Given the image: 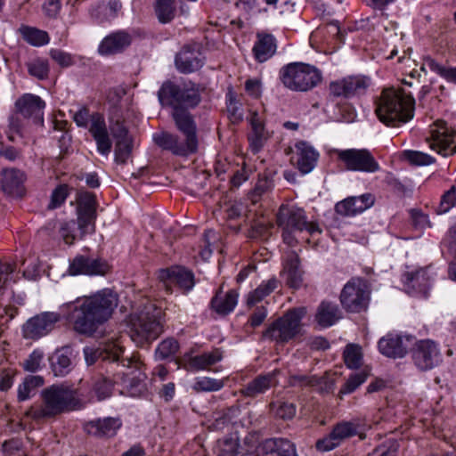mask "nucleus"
<instances>
[{"mask_svg": "<svg viewBox=\"0 0 456 456\" xmlns=\"http://www.w3.org/2000/svg\"><path fill=\"white\" fill-rule=\"evenodd\" d=\"M238 303V293L232 289L222 295L218 292L211 301L212 308L220 314L231 313Z\"/></svg>", "mask_w": 456, "mask_h": 456, "instance_id": "nucleus-39", "label": "nucleus"}, {"mask_svg": "<svg viewBox=\"0 0 456 456\" xmlns=\"http://www.w3.org/2000/svg\"><path fill=\"white\" fill-rule=\"evenodd\" d=\"M43 353L39 350H34L28 357L23 362L22 367L26 371L36 372L41 368Z\"/></svg>", "mask_w": 456, "mask_h": 456, "instance_id": "nucleus-58", "label": "nucleus"}, {"mask_svg": "<svg viewBox=\"0 0 456 456\" xmlns=\"http://www.w3.org/2000/svg\"><path fill=\"white\" fill-rule=\"evenodd\" d=\"M74 221L63 222L60 226V235L67 245H72L77 239Z\"/></svg>", "mask_w": 456, "mask_h": 456, "instance_id": "nucleus-61", "label": "nucleus"}, {"mask_svg": "<svg viewBox=\"0 0 456 456\" xmlns=\"http://www.w3.org/2000/svg\"><path fill=\"white\" fill-rule=\"evenodd\" d=\"M20 114L16 110L10 118L7 131V137L10 141L14 142L17 135L22 136L23 121Z\"/></svg>", "mask_w": 456, "mask_h": 456, "instance_id": "nucleus-55", "label": "nucleus"}, {"mask_svg": "<svg viewBox=\"0 0 456 456\" xmlns=\"http://www.w3.org/2000/svg\"><path fill=\"white\" fill-rule=\"evenodd\" d=\"M68 190L66 185L58 186L52 193L49 208H59L66 200Z\"/></svg>", "mask_w": 456, "mask_h": 456, "instance_id": "nucleus-62", "label": "nucleus"}, {"mask_svg": "<svg viewBox=\"0 0 456 456\" xmlns=\"http://www.w3.org/2000/svg\"><path fill=\"white\" fill-rule=\"evenodd\" d=\"M276 380L274 371L265 375H259L248 382L243 388H241L240 393L245 397L253 398L265 393L268 389L274 386Z\"/></svg>", "mask_w": 456, "mask_h": 456, "instance_id": "nucleus-35", "label": "nucleus"}, {"mask_svg": "<svg viewBox=\"0 0 456 456\" xmlns=\"http://www.w3.org/2000/svg\"><path fill=\"white\" fill-rule=\"evenodd\" d=\"M337 160L349 171L375 173L380 167L372 153L367 149L333 150Z\"/></svg>", "mask_w": 456, "mask_h": 456, "instance_id": "nucleus-11", "label": "nucleus"}, {"mask_svg": "<svg viewBox=\"0 0 456 456\" xmlns=\"http://www.w3.org/2000/svg\"><path fill=\"white\" fill-rule=\"evenodd\" d=\"M77 225L82 239L88 233L94 232V222L96 219V201L94 194L90 192H80L77 198Z\"/></svg>", "mask_w": 456, "mask_h": 456, "instance_id": "nucleus-15", "label": "nucleus"}, {"mask_svg": "<svg viewBox=\"0 0 456 456\" xmlns=\"http://www.w3.org/2000/svg\"><path fill=\"white\" fill-rule=\"evenodd\" d=\"M1 175V188L4 193L12 197H21L24 194L26 175L22 171L6 168L2 171Z\"/></svg>", "mask_w": 456, "mask_h": 456, "instance_id": "nucleus-26", "label": "nucleus"}, {"mask_svg": "<svg viewBox=\"0 0 456 456\" xmlns=\"http://www.w3.org/2000/svg\"><path fill=\"white\" fill-rule=\"evenodd\" d=\"M19 32L27 43L34 46L45 45L48 44L50 40L47 32L34 27L22 25L19 28Z\"/></svg>", "mask_w": 456, "mask_h": 456, "instance_id": "nucleus-41", "label": "nucleus"}, {"mask_svg": "<svg viewBox=\"0 0 456 456\" xmlns=\"http://www.w3.org/2000/svg\"><path fill=\"white\" fill-rule=\"evenodd\" d=\"M430 148L447 157L456 153V132L450 130L446 124L439 121L430 130Z\"/></svg>", "mask_w": 456, "mask_h": 456, "instance_id": "nucleus-18", "label": "nucleus"}, {"mask_svg": "<svg viewBox=\"0 0 456 456\" xmlns=\"http://www.w3.org/2000/svg\"><path fill=\"white\" fill-rule=\"evenodd\" d=\"M456 204V185H452L441 197L438 206V213L444 214L448 212Z\"/></svg>", "mask_w": 456, "mask_h": 456, "instance_id": "nucleus-56", "label": "nucleus"}, {"mask_svg": "<svg viewBox=\"0 0 456 456\" xmlns=\"http://www.w3.org/2000/svg\"><path fill=\"white\" fill-rule=\"evenodd\" d=\"M172 118L176 128L184 137L199 141L197 135V125L193 116L183 108H175L172 112Z\"/></svg>", "mask_w": 456, "mask_h": 456, "instance_id": "nucleus-33", "label": "nucleus"}, {"mask_svg": "<svg viewBox=\"0 0 456 456\" xmlns=\"http://www.w3.org/2000/svg\"><path fill=\"white\" fill-rule=\"evenodd\" d=\"M203 66V60L198 51L183 47L175 57V67L184 74L192 73Z\"/></svg>", "mask_w": 456, "mask_h": 456, "instance_id": "nucleus-31", "label": "nucleus"}, {"mask_svg": "<svg viewBox=\"0 0 456 456\" xmlns=\"http://www.w3.org/2000/svg\"><path fill=\"white\" fill-rule=\"evenodd\" d=\"M303 273L297 254L295 251L289 252L281 273L286 284L292 289L300 288L303 284Z\"/></svg>", "mask_w": 456, "mask_h": 456, "instance_id": "nucleus-28", "label": "nucleus"}, {"mask_svg": "<svg viewBox=\"0 0 456 456\" xmlns=\"http://www.w3.org/2000/svg\"><path fill=\"white\" fill-rule=\"evenodd\" d=\"M158 98L162 106L193 108L200 102V86L191 81L180 85L166 81L158 92Z\"/></svg>", "mask_w": 456, "mask_h": 456, "instance_id": "nucleus-9", "label": "nucleus"}, {"mask_svg": "<svg viewBox=\"0 0 456 456\" xmlns=\"http://www.w3.org/2000/svg\"><path fill=\"white\" fill-rule=\"evenodd\" d=\"M121 426L122 421L119 418L106 417L87 422L84 429L90 436L109 438L116 436Z\"/></svg>", "mask_w": 456, "mask_h": 456, "instance_id": "nucleus-24", "label": "nucleus"}, {"mask_svg": "<svg viewBox=\"0 0 456 456\" xmlns=\"http://www.w3.org/2000/svg\"><path fill=\"white\" fill-rule=\"evenodd\" d=\"M27 67L28 73L37 79L43 80L48 77L49 63L45 59L36 58L28 62Z\"/></svg>", "mask_w": 456, "mask_h": 456, "instance_id": "nucleus-48", "label": "nucleus"}, {"mask_svg": "<svg viewBox=\"0 0 456 456\" xmlns=\"http://www.w3.org/2000/svg\"><path fill=\"white\" fill-rule=\"evenodd\" d=\"M222 209L227 219L233 220L242 215V213L245 211V207L240 201L230 200L224 204Z\"/></svg>", "mask_w": 456, "mask_h": 456, "instance_id": "nucleus-57", "label": "nucleus"}, {"mask_svg": "<svg viewBox=\"0 0 456 456\" xmlns=\"http://www.w3.org/2000/svg\"><path fill=\"white\" fill-rule=\"evenodd\" d=\"M321 380L316 376L294 375L291 377L290 383L293 386L300 387H315L320 384Z\"/></svg>", "mask_w": 456, "mask_h": 456, "instance_id": "nucleus-63", "label": "nucleus"}, {"mask_svg": "<svg viewBox=\"0 0 456 456\" xmlns=\"http://www.w3.org/2000/svg\"><path fill=\"white\" fill-rule=\"evenodd\" d=\"M240 410L239 406H232L224 410L212 423L214 430H223L233 419L239 416Z\"/></svg>", "mask_w": 456, "mask_h": 456, "instance_id": "nucleus-51", "label": "nucleus"}, {"mask_svg": "<svg viewBox=\"0 0 456 456\" xmlns=\"http://www.w3.org/2000/svg\"><path fill=\"white\" fill-rule=\"evenodd\" d=\"M49 54L51 58L62 68L70 67L75 63L74 57L62 50L52 49Z\"/></svg>", "mask_w": 456, "mask_h": 456, "instance_id": "nucleus-60", "label": "nucleus"}, {"mask_svg": "<svg viewBox=\"0 0 456 456\" xmlns=\"http://www.w3.org/2000/svg\"><path fill=\"white\" fill-rule=\"evenodd\" d=\"M370 374V370L366 367L361 371L351 375L344 386L340 389L341 394H351L357 387H359L363 382H365L367 377Z\"/></svg>", "mask_w": 456, "mask_h": 456, "instance_id": "nucleus-50", "label": "nucleus"}, {"mask_svg": "<svg viewBox=\"0 0 456 456\" xmlns=\"http://www.w3.org/2000/svg\"><path fill=\"white\" fill-rule=\"evenodd\" d=\"M307 314L305 306L289 309L281 317L272 322L264 331L263 337L276 344L284 345L301 335L302 320Z\"/></svg>", "mask_w": 456, "mask_h": 456, "instance_id": "nucleus-7", "label": "nucleus"}, {"mask_svg": "<svg viewBox=\"0 0 456 456\" xmlns=\"http://www.w3.org/2000/svg\"><path fill=\"white\" fill-rule=\"evenodd\" d=\"M160 285L167 293L173 291V285L188 291L194 286L193 273L181 266L162 269L159 272Z\"/></svg>", "mask_w": 456, "mask_h": 456, "instance_id": "nucleus-19", "label": "nucleus"}, {"mask_svg": "<svg viewBox=\"0 0 456 456\" xmlns=\"http://www.w3.org/2000/svg\"><path fill=\"white\" fill-rule=\"evenodd\" d=\"M131 44V37L124 31L114 32L102 39L98 52L102 55H110L122 52Z\"/></svg>", "mask_w": 456, "mask_h": 456, "instance_id": "nucleus-30", "label": "nucleus"}, {"mask_svg": "<svg viewBox=\"0 0 456 456\" xmlns=\"http://www.w3.org/2000/svg\"><path fill=\"white\" fill-rule=\"evenodd\" d=\"M403 158L412 165L416 166H428L434 162V159L421 151H404Z\"/></svg>", "mask_w": 456, "mask_h": 456, "instance_id": "nucleus-54", "label": "nucleus"}, {"mask_svg": "<svg viewBox=\"0 0 456 456\" xmlns=\"http://www.w3.org/2000/svg\"><path fill=\"white\" fill-rule=\"evenodd\" d=\"M55 376H64L70 370L71 360L64 352L57 351L51 358Z\"/></svg>", "mask_w": 456, "mask_h": 456, "instance_id": "nucleus-45", "label": "nucleus"}, {"mask_svg": "<svg viewBox=\"0 0 456 456\" xmlns=\"http://www.w3.org/2000/svg\"><path fill=\"white\" fill-rule=\"evenodd\" d=\"M154 142L163 150L171 151L174 155L187 157L194 154L199 149V141L188 137L180 138L177 134L160 132L153 134Z\"/></svg>", "mask_w": 456, "mask_h": 456, "instance_id": "nucleus-13", "label": "nucleus"}, {"mask_svg": "<svg viewBox=\"0 0 456 456\" xmlns=\"http://www.w3.org/2000/svg\"><path fill=\"white\" fill-rule=\"evenodd\" d=\"M415 100L402 88H386L376 101L375 113L387 126L397 127L414 116Z\"/></svg>", "mask_w": 456, "mask_h": 456, "instance_id": "nucleus-3", "label": "nucleus"}, {"mask_svg": "<svg viewBox=\"0 0 456 456\" xmlns=\"http://www.w3.org/2000/svg\"><path fill=\"white\" fill-rule=\"evenodd\" d=\"M256 452L258 456H297L294 445L286 439H266Z\"/></svg>", "mask_w": 456, "mask_h": 456, "instance_id": "nucleus-29", "label": "nucleus"}, {"mask_svg": "<svg viewBox=\"0 0 456 456\" xmlns=\"http://www.w3.org/2000/svg\"><path fill=\"white\" fill-rule=\"evenodd\" d=\"M110 129L116 141L130 138L128 130L122 120L110 121Z\"/></svg>", "mask_w": 456, "mask_h": 456, "instance_id": "nucleus-64", "label": "nucleus"}, {"mask_svg": "<svg viewBox=\"0 0 456 456\" xmlns=\"http://www.w3.org/2000/svg\"><path fill=\"white\" fill-rule=\"evenodd\" d=\"M307 314L305 306L289 309L281 317L272 322L264 331L263 337L276 344L284 345L301 335L302 320Z\"/></svg>", "mask_w": 456, "mask_h": 456, "instance_id": "nucleus-6", "label": "nucleus"}, {"mask_svg": "<svg viewBox=\"0 0 456 456\" xmlns=\"http://www.w3.org/2000/svg\"><path fill=\"white\" fill-rule=\"evenodd\" d=\"M73 120L77 126L88 128L100 154L107 157L110 153L112 142L104 117L101 113L94 112L91 114L87 108L82 107L74 112Z\"/></svg>", "mask_w": 456, "mask_h": 456, "instance_id": "nucleus-10", "label": "nucleus"}, {"mask_svg": "<svg viewBox=\"0 0 456 456\" xmlns=\"http://www.w3.org/2000/svg\"><path fill=\"white\" fill-rule=\"evenodd\" d=\"M411 358L419 370H429L441 362V352L435 341L421 339L415 343Z\"/></svg>", "mask_w": 456, "mask_h": 456, "instance_id": "nucleus-16", "label": "nucleus"}, {"mask_svg": "<svg viewBox=\"0 0 456 456\" xmlns=\"http://www.w3.org/2000/svg\"><path fill=\"white\" fill-rule=\"evenodd\" d=\"M109 269L108 263L103 259L77 256L69 264V273L71 275H104Z\"/></svg>", "mask_w": 456, "mask_h": 456, "instance_id": "nucleus-21", "label": "nucleus"}, {"mask_svg": "<svg viewBox=\"0 0 456 456\" xmlns=\"http://www.w3.org/2000/svg\"><path fill=\"white\" fill-rule=\"evenodd\" d=\"M113 382L118 383V378L114 377L113 381L103 378L94 383L93 391L95 394L97 400L102 401L110 395Z\"/></svg>", "mask_w": 456, "mask_h": 456, "instance_id": "nucleus-52", "label": "nucleus"}, {"mask_svg": "<svg viewBox=\"0 0 456 456\" xmlns=\"http://www.w3.org/2000/svg\"><path fill=\"white\" fill-rule=\"evenodd\" d=\"M322 72L313 65L292 62L280 70V79L288 89L295 92H307L322 81Z\"/></svg>", "mask_w": 456, "mask_h": 456, "instance_id": "nucleus-8", "label": "nucleus"}, {"mask_svg": "<svg viewBox=\"0 0 456 456\" xmlns=\"http://www.w3.org/2000/svg\"><path fill=\"white\" fill-rule=\"evenodd\" d=\"M278 280L275 278L263 281L254 291L248 294L247 298L248 305H254L270 295L277 287Z\"/></svg>", "mask_w": 456, "mask_h": 456, "instance_id": "nucleus-42", "label": "nucleus"}, {"mask_svg": "<svg viewBox=\"0 0 456 456\" xmlns=\"http://www.w3.org/2000/svg\"><path fill=\"white\" fill-rule=\"evenodd\" d=\"M277 224L282 230L284 243L289 247H295L302 240L309 243V238L305 237V233L314 236L322 232L317 224L307 221L304 209L295 205H282L280 208Z\"/></svg>", "mask_w": 456, "mask_h": 456, "instance_id": "nucleus-4", "label": "nucleus"}, {"mask_svg": "<svg viewBox=\"0 0 456 456\" xmlns=\"http://www.w3.org/2000/svg\"><path fill=\"white\" fill-rule=\"evenodd\" d=\"M224 381L209 377L198 378L193 385L194 390L197 392H214L222 389Z\"/></svg>", "mask_w": 456, "mask_h": 456, "instance_id": "nucleus-49", "label": "nucleus"}, {"mask_svg": "<svg viewBox=\"0 0 456 456\" xmlns=\"http://www.w3.org/2000/svg\"><path fill=\"white\" fill-rule=\"evenodd\" d=\"M365 429L366 425L364 420L361 419H354L351 421H342L338 423L333 428L332 432L340 444L345 439L354 436H359L361 439H363V432Z\"/></svg>", "mask_w": 456, "mask_h": 456, "instance_id": "nucleus-34", "label": "nucleus"}, {"mask_svg": "<svg viewBox=\"0 0 456 456\" xmlns=\"http://www.w3.org/2000/svg\"><path fill=\"white\" fill-rule=\"evenodd\" d=\"M119 362L122 367L129 370L127 372H124L120 379L124 389H126L127 394L131 396L141 395L145 389L144 375L140 370L142 362L135 356L122 357Z\"/></svg>", "mask_w": 456, "mask_h": 456, "instance_id": "nucleus-17", "label": "nucleus"}, {"mask_svg": "<svg viewBox=\"0 0 456 456\" xmlns=\"http://www.w3.org/2000/svg\"><path fill=\"white\" fill-rule=\"evenodd\" d=\"M132 152V141L130 138L116 141L115 160L117 163L125 164Z\"/></svg>", "mask_w": 456, "mask_h": 456, "instance_id": "nucleus-53", "label": "nucleus"}, {"mask_svg": "<svg viewBox=\"0 0 456 456\" xmlns=\"http://www.w3.org/2000/svg\"><path fill=\"white\" fill-rule=\"evenodd\" d=\"M411 338L410 336L388 333L379 339L378 343L379 350L387 357L403 358L408 352Z\"/></svg>", "mask_w": 456, "mask_h": 456, "instance_id": "nucleus-22", "label": "nucleus"}, {"mask_svg": "<svg viewBox=\"0 0 456 456\" xmlns=\"http://www.w3.org/2000/svg\"><path fill=\"white\" fill-rule=\"evenodd\" d=\"M370 84V77L354 75L330 83L329 91L334 97L351 98L363 94Z\"/></svg>", "mask_w": 456, "mask_h": 456, "instance_id": "nucleus-14", "label": "nucleus"}, {"mask_svg": "<svg viewBox=\"0 0 456 456\" xmlns=\"http://www.w3.org/2000/svg\"><path fill=\"white\" fill-rule=\"evenodd\" d=\"M339 319L340 311L336 304L322 301L317 307L315 321L322 328L330 327Z\"/></svg>", "mask_w": 456, "mask_h": 456, "instance_id": "nucleus-37", "label": "nucleus"}, {"mask_svg": "<svg viewBox=\"0 0 456 456\" xmlns=\"http://www.w3.org/2000/svg\"><path fill=\"white\" fill-rule=\"evenodd\" d=\"M174 0H155V13L159 22L169 23L175 14Z\"/></svg>", "mask_w": 456, "mask_h": 456, "instance_id": "nucleus-44", "label": "nucleus"}, {"mask_svg": "<svg viewBox=\"0 0 456 456\" xmlns=\"http://www.w3.org/2000/svg\"><path fill=\"white\" fill-rule=\"evenodd\" d=\"M277 40L270 33L258 31L252 48V53L257 62L263 63L271 59L276 53Z\"/></svg>", "mask_w": 456, "mask_h": 456, "instance_id": "nucleus-27", "label": "nucleus"}, {"mask_svg": "<svg viewBox=\"0 0 456 456\" xmlns=\"http://www.w3.org/2000/svg\"><path fill=\"white\" fill-rule=\"evenodd\" d=\"M370 300V290L365 281L354 278L343 288L340 302L347 312L360 313L367 309Z\"/></svg>", "mask_w": 456, "mask_h": 456, "instance_id": "nucleus-12", "label": "nucleus"}, {"mask_svg": "<svg viewBox=\"0 0 456 456\" xmlns=\"http://www.w3.org/2000/svg\"><path fill=\"white\" fill-rule=\"evenodd\" d=\"M40 405H32L25 412L27 418L34 420L53 418L80 407V399L76 389L60 384L52 385L41 391Z\"/></svg>", "mask_w": 456, "mask_h": 456, "instance_id": "nucleus-2", "label": "nucleus"}, {"mask_svg": "<svg viewBox=\"0 0 456 456\" xmlns=\"http://www.w3.org/2000/svg\"><path fill=\"white\" fill-rule=\"evenodd\" d=\"M344 361L350 369H357L362 365V354L359 346L350 344L346 346L344 351Z\"/></svg>", "mask_w": 456, "mask_h": 456, "instance_id": "nucleus-46", "label": "nucleus"}, {"mask_svg": "<svg viewBox=\"0 0 456 456\" xmlns=\"http://www.w3.org/2000/svg\"><path fill=\"white\" fill-rule=\"evenodd\" d=\"M250 124L252 130L248 134L249 147L253 153H257L264 147L269 136L257 113H252Z\"/></svg>", "mask_w": 456, "mask_h": 456, "instance_id": "nucleus-36", "label": "nucleus"}, {"mask_svg": "<svg viewBox=\"0 0 456 456\" xmlns=\"http://www.w3.org/2000/svg\"><path fill=\"white\" fill-rule=\"evenodd\" d=\"M375 201V198L370 193H365L361 196L348 197L346 200L337 203L336 212L341 216H350L362 213L370 208Z\"/></svg>", "mask_w": 456, "mask_h": 456, "instance_id": "nucleus-25", "label": "nucleus"}, {"mask_svg": "<svg viewBox=\"0 0 456 456\" xmlns=\"http://www.w3.org/2000/svg\"><path fill=\"white\" fill-rule=\"evenodd\" d=\"M223 354L220 349L216 348L210 352H205L200 355L191 356L187 361V364L191 370H206L209 366L220 362Z\"/></svg>", "mask_w": 456, "mask_h": 456, "instance_id": "nucleus-38", "label": "nucleus"}, {"mask_svg": "<svg viewBox=\"0 0 456 456\" xmlns=\"http://www.w3.org/2000/svg\"><path fill=\"white\" fill-rule=\"evenodd\" d=\"M407 284L419 292L426 291L430 283V275L428 270L421 269L415 273H407L405 274Z\"/></svg>", "mask_w": 456, "mask_h": 456, "instance_id": "nucleus-43", "label": "nucleus"}, {"mask_svg": "<svg viewBox=\"0 0 456 456\" xmlns=\"http://www.w3.org/2000/svg\"><path fill=\"white\" fill-rule=\"evenodd\" d=\"M297 166L302 174L310 173L316 166L319 153L305 142L296 143Z\"/></svg>", "mask_w": 456, "mask_h": 456, "instance_id": "nucleus-32", "label": "nucleus"}, {"mask_svg": "<svg viewBox=\"0 0 456 456\" xmlns=\"http://www.w3.org/2000/svg\"><path fill=\"white\" fill-rule=\"evenodd\" d=\"M179 349L178 342L174 338H167L160 342L155 350V357L158 360H166L173 357Z\"/></svg>", "mask_w": 456, "mask_h": 456, "instance_id": "nucleus-47", "label": "nucleus"}, {"mask_svg": "<svg viewBox=\"0 0 456 456\" xmlns=\"http://www.w3.org/2000/svg\"><path fill=\"white\" fill-rule=\"evenodd\" d=\"M123 353L124 348L119 340L107 343L102 349L93 347H86L84 349L86 362L88 365L94 364L99 358H102L103 361L109 360L112 362H119Z\"/></svg>", "mask_w": 456, "mask_h": 456, "instance_id": "nucleus-23", "label": "nucleus"}, {"mask_svg": "<svg viewBox=\"0 0 456 456\" xmlns=\"http://www.w3.org/2000/svg\"><path fill=\"white\" fill-rule=\"evenodd\" d=\"M118 305V294L110 289H103L61 305V312L76 332L92 336L111 317ZM60 320L61 314L58 313L45 312L37 314L23 325V337L27 339H38L53 330Z\"/></svg>", "mask_w": 456, "mask_h": 456, "instance_id": "nucleus-1", "label": "nucleus"}, {"mask_svg": "<svg viewBox=\"0 0 456 456\" xmlns=\"http://www.w3.org/2000/svg\"><path fill=\"white\" fill-rule=\"evenodd\" d=\"M41 376H27L23 382L18 386L17 398L19 402H24L35 395L38 387L44 385Z\"/></svg>", "mask_w": 456, "mask_h": 456, "instance_id": "nucleus-40", "label": "nucleus"}, {"mask_svg": "<svg viewBox=\"0 0 456 456\" xmlns=\"http://www.w3.org/2000/svg\"><path fill=\"white\" fill-rule=\"evenodd\" d=\"M238 443L233 439H224L218 442L217 456H237Z\"/></svg>", "mask_w": 456, "mask_h": 456, "instance_id": "nucleus-59", "label": "nucleus"}, {"mask_svg": "<svg viewBox=\"0 0 456 456\" xmlns=\"http://www.w3.org/2000/svg\"><path fill=\"white\" fill-rule=\"evenodd\" d=\"M162 311L151 303L132 313L129 317L130 338L142 346L155 340L163 331Z\"/></svg>", "mask_w": 456, "mask_h": 456, "instance_id": "nucleus-5", "label": "nucleus"}, {"mask_svg": "<svg viewBox=\"0 0 456 456\" xmlns=\"http://www.w3.org/2000/svg\"><path fill=\"white\" fill-rule=\"evenodd\" d=\"M45 102L37 95L25 94L15 102L18 114L25 119H31L34 124L42 125L44 122V109Z\"/></svg>", "mask_w": 456, "mask_h": 456, "instance_id": "nucleus-20", "label": "nucleus"}]
</instances>
